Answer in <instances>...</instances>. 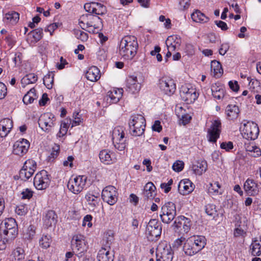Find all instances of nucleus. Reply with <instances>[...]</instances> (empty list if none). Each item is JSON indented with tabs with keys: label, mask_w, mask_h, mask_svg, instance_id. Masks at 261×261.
<instances>
[{
	"label": "nucleus",
	"mask_w": 261,
	"mask_h": 261,
	"mask_svg": "<svg viewBox=\"0 0 261 261\" xmlns=\"http://www.w3.org/2000/svg\"><path fill=\"white\" fill-rule=\"evenodd\" d=\"M60 152V146L55 144L52 147V151L50 155L48 156V160L49 162H53L55 158L59 155Z\"/></svg>",
	"instance_id": "nucleus-51"
},
{
	"label": "nucleus",
	"mask_w": 261,
	"mask_h": 261,
	"mask_svg": "<svg viewBox=\"0 0 261 261\" xmlns=\"http://www.w3.org/2000/svg\"><path fill=\"white\" fill-rule=\"evenodd\" d=\"M50 175L46 170H42L38 172L34 178V185L39 190L48 188L50 183Z\"/></svg>",
	"instance_id": "nucleus-8"
},
{
	"label": "nucleus",
	"mask_w": 261,
	"mask_h": 261,
	"mask_svg": "<svg viewBox=\"0 0 261 261\" xmlns=\"http://www.w3.org/2000/svg\"><path fill=\"white\" fill-rule=\"evenodd\" d=\"M0 250H3L6 248V243L11 242L13 240H8L6 238L5 239V237L1 233H0Z\"/></svg>",
	"instance_id": "nucleus-59"
},
{
	"label": "nucleus",
	"mask_w": 261,
	"mask_h": 261,
	"mask_svg": "<svg viewBox=\"0 0 261 261\" xmlns=\"http://www.w3.org/2000/svg\"><path fill=\"white\" fill-rule=\"evenodd\" d=\"M30 147V143L26 139H23L20 141L16 142L13 145L14 154L22 156L27 153Z\"/></svg>",
	"instance_id": "nucleus-18"
},
{
	"label": "nucleus",
	"mask_w": 261,
	"mask_h": 261,
	"mask_svg": "<svg viewBox=\"0 0 261 261\" xmlns=\"http://www.w3.org/2000/svg\"><path fill=\"white\" fill-rule=\"evenodd\" d=\"M205 213L209 216L215 217L217 215L216 206L213 204H208L205 206Z\"/></svg>",
	"instance_id": "nucleus-52"
},
{
	"label": "nucleus",
	"mask_w": 261,
	"mask_h": 261,
	"mask_svg": "<svg viewBox=\"0 0 261 261\" xmlns=\"http://www.w3.org/2000/svg\"><path fill=\"white\" fill-rule=\"evenodd\" d=\"M22 167L25 168V169H29L30 170L31 169L35 171L37 168V164L35 161L29 159L25 162Z\"/></svg>",
	"instance_id": "nucleus-53"
},
{
	"label": "nucleus",
	"mask_w": 261,
	"mask_h": 261,
	"mask_svg": "<svg viewBox=\"0 0 261 261\" xmlns=\"http://www.w3.org/2000/svg\"><path fill=\"white\" fill-rule=\"evenodd\" d=\"M36 98V90L33 88L31 89L30 91L25 94L22 100L25 104L28 105L32 103Z\"/></svg>",
	"instance_id": "nucleus-40"
},
{
	"label": "nucleus",
	"mask_w": 261,
	"mask_h": 261,
	"mask_svg": "<svg viewBox=\"0 0 261 261\" xmlns=\"http://www.w3.org/2000/svg\"><path fill=\"white\" fill-rule=\"evenodd\" d=\"M173 252L166 244H160L156 248V261H172Z\"/></svg>",
	"instance_id": "nucleus-10"
},
{
	"label": "nucleus",
	"mask_w": 261,
	"mask_h": 261,
	"mask_svg": "<svg viewBox=\"0 0 261 261\" xmlns=\"http://www.w3.org/2000/svg\"><path fill=\"white\" fill-rule=\"evenodd\" d=\"M19 19V14L15 11H11L7 13L4 18V21L6 23L12 24H16Z\"/></svg>",
	"instance_id": "nucleus-33"
},
{
	"label": "nucleus",
	"mask_w": 261,
	"mask_h": 261,
	"mask_svg": "<svg viewBox=\"0 0 261 261\" xmlns=\"http://www.w3.org/2000/svg\"><path fill=\"white\" fill-rule=\"evenodd\" d=\"M211 67V70H214L215 77H219L221 76L223 70L219 62L216 60L212 61Z\"/></svg>",
	"instance_id": "nucleus-39"
},
{
	"label": "nucleus",
	"mask_w": 261,
	"mask_h": 261,
	"mask_svg": "<svg viewBox=\"0 0 261 261\" xmlns=\"http://www.w3.org/2000/svg\"><path fill=\"white\" fill-rule=\"evenodd\" d=\"M93 2H91L90 3L86 4L84 5V9L85 10L89 13L91 14H95L96 13V7L95 6V5H93Z\"/></svg>",
	"instance_id": "nucleus-58"
},
{
	"label": "nucleus",
	"mask_w": 261,
	"mask_h": 261,
	"mask_svg": "<svg viewBox=\"0 0 261 261\" xmlns=\"http://www.w3.org/2000/svg\"><path fill=\"white\" fill-rule=\"evenodd\" d=\"M251 254L253 256H259L261 254V240L254 238L250 246Z\"/></svg>",
	"instance_id": "nucleus-36"
},
{
	"label": "nucleus",
	"mask_w": 261,
	"mask_h": 261,
	"mask_svg": "<svg viewBox=\"0 0 261 261\" xmlns=\"http://www.w3.org/2000/svg\"><path fill=\"white\" fill-rule=\"evenodd\" d=\"M93 5H95L96 7V15H103L107 12L106 7L102 4L99 3H93Z\"/></svg>",
	"instance_id": "nucleus-55"
},
{
	"label": "nucleus",
	"mask_w": 261,
	"mask_h": 261,
	"mask_svg": "<svg viewBox=\"0 0 261 261\" xmlns=\"http://www.w3.org/2000/svg\"><path fill=\"white\" fill-rule=\"evenodd\" d=\"M220 147L222 149H225L227 151H229L233 147L232 142L229 141L228 142H222L220 145Z\"/></svg>",
	"instance_id": "nucleus-64"
},
{
	"label": "nucleus",
	"mask_w": 261,
	"mask_h": 261,
	"mask_svg": "<svg viewBox=\"0 0 261 261\" xmlns=\"http://www.w3.org/2000/svg\"><path fill=\"white\" fill-rule=\"evenodd\" d=\"M221 132V123L219 120L213 121L210 127L207 129V138L208 141L212 143H216L220 137Z\"/></svg>",
	"instance_id": "nucleus-14"
},
{
	"label": "nucleus",
	"mask_w": 261,
	"mask_h": 261,
	"mask_svg": "<svg viewBox=\"0 0 261 261\" xmlns=\"http://www.w3.org/2000/svg\"><path fill=\"white\" fill-rule=\"evenodd\" d=\"M51 241V238L49 236L43 235L39 240V244L43 248L46 249L50 246Z\"/></svg>",
	"instance_id": "nucleus-49"
},
{
	"label": "nucleus",
	"mask_w": 261,
	"mask_h": 261,
	"mask_svg": "<svg viewBox=\"0 0 261 261\" xmlns=\"http://www.w3.org/2000/svg\"><path fill=\"white\" fill-rule=\"evenodd\" d=\"M30 34L32 36L34 40V42H37L42 37L43 30L41 28L36 29L31 31Z\"/></svg>",
	"instance_id": "nucleus-50"
},
{
	"label": "nucleus",
	"mask_w": 261,
	"mask_h": 261,
	"mask_svg": "<svg viewBox=\"0 0 261 261\" xmlns=\"http://www.w3.org/2000/svg\"><path fill=\"white\" fill-rule=\"evenodd\" d=\"M207 169V164L205 161H198L192 166V170L194 173L201 175L205 172Z\"/></svg>",
	"instance_id": "nucleus-29"
},
{
	"label": "nucleus",
	"mask_w": 261,
	"mask_h": 261,
	"mask_svg": "<svg viewBox=\"0 0 261 261\" xmlns=\"http://www.w3.org/2000/svg\"><path fill=\"white\" fill-rule=\"evenodd\" d=\"M37 81V76L33 73L27 74L21 79V84L29 85L35 83Z\"/></svg>",
	"instance_id": "nucleus-44"
},
{
	"label": "nucleus",
	"mask_w": 261,
	"mask_h": 261,
	"mask_svg": "<svg viewBox=\"0 0 261 261\" xmlns=\"http://www.w3.org/2000/svg\"><path fill=\"white\" fill-rule=\"evenodd\" d=\"M194 187V185L189 179H185L179 182L178 189L181 194L185 195L191 193Z\"/></svg>",
	"instance_id": "nucleus-20"
},
{
	"label": "nucleus",
	"mask_w": 261,
	"mask_h": 261,
	"mask_svg": "<svg viewBox=\"0 0 261 261\" xmlns=\"http://www.w3.org/2000/svg\"><path fill=\"white\" fill-rule=\"evenodd\" d=\"M110 250L108 248L101 247L97 256L98 261H113L114 255Z\"/></svg>",
	"instance_id": "nucleus-24"
},
{
	"label": "nucleus",
	"mask_w": 261,
	"mask_h": 261,
	"mask_svg": "<svg viewBox=\"0 0 261 261\" xmlns=\"http://www.w3.org/2000/svg\"><path fill=\"white\" fill-rule=\"evenodd\" d=\"M124 135L122 127L117 126L115 127L112 132L113 143H117L118 141H123Z\"/></svg>",
	"instance_id": "nucleus-32"
},
{
	"label": "nucleus",
	"mask_w": 261,
	"mask_h": 261,
	"mask_svg": "<svg viewBox=\"0 0 261 261\" xmlns=\"http://www.w3.org/2000/svg\"><path fill=\"white\" fill-rule=\"evenodd\" d=\"M146 126L145 118L141 115H134L129 122L130 134L133 136H140L144 134Z\"/></svg>",
	"instance_id": "nucleus-3"
},
{
	"label": "nucleus",
	"mask_w": 261,
	"mask_h": 261,
	"mask_svg": "<svg viewBox=\"0 0 261 261\" xmlns=\"http://www.w3.org/2000/svg\"><path fill=\"white\" fill-rule=\"evenodd\" d=\"M122 89H119L118 91L113 90L112 91H109L108 93V96L111 99L113 102H117L122 96Z\"/></svg>",
	"instance_id": "nucleus-43"
},
{
	"label": "nucleus",
	"mask_w": 261,
	"mask_h": 261,
	"mask_svg": "<svg viewBox=\"0 0 261 261\" xmlns=\"http://www.w3.org/2000/svg\"><path fill=\"white\" fill-rule=\"evenodd\" d=\"M13 127V121L9 118H4L0 121V131L2 132L1 135L6 137Z\"/></svg>",
	"instance_id": "nucleus-26"
},
{
	"label": "nucleus",
	"mask_w": 261,
	"mask_h": 261,
	"mask_svg": "<svg viewBox=\"0 0 261 261\" xmlns=\"http://www.w3.org/2000/svg\"><path fill=\"white\" fill-rule=\"evenodd\" d=\"M55 117L50 113L43 114L39 119L38 123L40 127L46 132H49L54 125Z\"/></svg>",
	"instance_id": "nucleus-16"
},
{
	"label": "nucleus",
	"mask_w": 261,
	"mask_h": 261,
	"mask_svg": "<svg viewBox=\"0 0 261 261\" xmlns=\"http://www.w3.org/2000/svg\"><path fill=\"white\" fill-rule=\"evenodd\" d=\"M11 256V261H24L25 258L24 251L21 248H17L13 251Z\"/></svg>",
	"instance_id": "nucleus-37"
},
{
	"label": "nucleus",
	"mask_w": 261,
	"mask_h": 261,
	"mask_svg": "<svg viewBox=\"0 0 261 261\" xmlns=\"http://www.w3.org/2000/svg\"><path fill=\"white\" fill-rule=\"evenodd\" d=\"M245 192L249 195L255 196L259 192L257 184L253 179H248L244 185Z\"/></svg>",
	"instance_id": "nucleus-21"
},
{
	"label": "nucleus",
	"mask_w": 261,
	"mask_h": 261,
	"mask_svg": "<svg viewBox=\"0 0 261 261\" xmlns=\"http://www.w3.org/2000/svg\"><path fill=\"white\" fill-rule=\"evenodd\" d=\"M241 131L244 138L247 140H254L259 134L257 124L252 121H247L240 127Z\"/></svg>",
	"instance_id": "nucleus-6"
},
{
	"label": "nucleus",
	"mask_w": 261,
	"mask_h": 261,
	"mask_svg": "<svg viewBox=\"0 0 261 261\" xmlns=\"http://www.w3.org/2000/svg\"><path fill=\"white\" fill-rule=\"evenodd\" d=\"M75 35L78 39H80L83 42L86 41L88 39V34L80 30L75 31Z\"/></svg>",
	"instance_id": "nucleus-56"
},
{
	"label": "nucleus",
	"mask_w": 261,
	"mask_h": 261,
	"mask_svg": "<svg viewBox=\"0 0 261 261\" xmlns=\"http://www.w3.org/2000/svg\"><path fill=\"white\" fill-rule=\"evenodd\" d=\"M180 96L187 103L193 102L198 97L196 89L188 85H182L180 90Z\"/></svg>",
	"instance_id": "nucleus-11"
},
{
	"label": "nucleus",
	"mask_w": 261,
	"mask_h": 261,
	"mask_svg": "<svg viewBox=\"0 0 261 261\" xmlns=\"http://www.w3.org/2000/svg\"><path fill=\"white\" fill-rule=\"evenodd\" d=\"M99 158L101 162L106 165H110L115 162V159L112 157L110 151L106 149L100 151Z\"/></svg>",
	"instance_id": "nucleus-30"
},
{
	"label": "nucleus",
	"mask_w": 261,
	"mask_h": 261,
	"mask_svg": "<svg viewBox=\"0 0 261 261\" xmlns=\"http://www.w3.org/2000/svg\"><path fill=\"white\" fill-rule=\"evenodd\" d=\"M115 147L119 151H123L126 147L125 140L118 141L117 143H113Z\"/></svg>",
	"instance_id": "nucleus-61"
},
{
	"label": "nucleus",
	"mask_w": 261,
	"mask_h": 261,
	"mask_svg": "<svg viewBox=\"0 0 261 261\" xmlns=\"http://www.w3.org/2000/svg\"><path fill=\"white\" fill-rule=\"evenodd\" d=\"M194 242L191 238H189L184 243L183 251L185 253L189 256L193 255L198 252L194 243Z\"/></svg>",
	"instance_id": "nucleus-25"
},
{
	"label": "nucleus",
	"mask_w": 261,
	"mask_h": 261,
	"mask_svg": "<svg viewBox=\"0 0 261 261\" xmlns=\"http://www.w3.org/2000/svg\"><path fill=\"white\" fill-rule=\"evenodd\" d=\"M36 228L34 225H30L23 233V238L25 240H32L35 236Z\"/></svg>",
	"instance_id": "nucleus-46"
},
{
	"label": "nucleus",
	"mask_w": 261,
	"mask_h": 261,
	"mask_svg": "<svg viewBox=\"0 0 261 261\" xmlns=\"http://www.w3.org/2000/svg\"><path fill=\"white\" fill-rule=\"evenodd\" d=\"M220 187L221 186L218 181H215L213 184L210 183L209 187L208 188V192L210 194H221V192L219 191Z\"/></svg>",
	"instance_id": "nucleus-45"
},
{
	"label": "nucleus",
	"mask_w": 261,
	"mask_h": 261,
	"mask_svg": "<svg viewBox=\"0 0 261 261\" xmlns=\"http://www.w3.org/2000/svg\"><path fill=\"white\" fill-rule=\"evenodd\" d=\"M54 83V75L53 73H49L43 78V84L48 89H50L53 87Z\"/></svg>",
	"instance_id": "nucleus-48"
},
{
	"label": "nucleus",
	"mask_w": 261,
	"mask_h": 261,
	"mask_svg": "<svg viewBox=\"0 0 261 261\" xmlns=\"http://www.w3.org/2000/svg\"><path fill=\"white\" fill-rule=\"evenodd\" d=\"M71 246L76 255L79 258L82 257L88 249L85 237L80 234L74 236L71 241Z\"/></svg>",
	"instance_id": "nucleus-4"
},
{
	"label": "nucleus",
	"mask_w": 261,
	"mask_h": 261,
	"mask_svg": "<svg viewBox=\"0 0 261 261\" xmlns=\"http://www.w3.org/2000/svg\"><path fill=\"white\" fill-rule=\"evenodd\" d=\"M184 167V163L181 161H177L172 165V169L175 172L181 171Z\"/></svg>",
	"instance_id": "nucleus-57"
},
{
	"label": "nucleus",
	"mask_w": 261,
	"mask_h": 261,
	"mask_svg": "<svg viewBox=\"0 0 261 261\" xmlns=\"http://www.w3.org/2000/svg\"><path fill=\"white\" fill-rule=\"evenodd\" d=\"M34 172V171L31 169L30 170L22 167L19 171V176L22 180H25L31 177Z\"/></svg>",
	"instance_id": "nucleus-47"
},
{
	"label": "nucleus",
	"mask_w": 261,
	"mask_h": 261,
	"mask_svg": "<svg viewBox=\"0 0 261 261\" xmlns=\"http://www.w3.org/2000/svg\"><path fill=\"white\" fill-rule=\"evenodd\" d=\"M114 241V232L111 230H109L106 232L103 241L106 242L103 248L111 249V245Z\"/></svg>",
	"instance_id": "nucleus-42"
},
{
	"label": "nucleus",
	"mask_w": 261,
	"mask_h": 261,
	"mask_svg": "<svg viewBox=\"0 0 261 261\" xmlns=\"http://www.w3.org/2000/svg\"><path fill=\"white\" fill-rule=\"evenodd\" d=\"M7 93L6 86L3 83L0 82V99L5 97Z\"/></svg>",
	"instance_id": "nucleus-60"
},
{
	"label": "nucleus",
	"mask_w": 261,
	"mask_h": 261,
	"mask_svg": "<svg viewBox=\"0 0 261 261\" xmlns=\"http://www.w3.org/2000/svg\"><path fill=\"white\" fill-rule=\"evenodd\" d=\"M58 216L53 210L47 211L43 216V226L46 228L54 227L57 222Z\"/></svg>",
	"instance_id": "nucleus-17"
},
{
	"label": "nucleus",
	"mask_w": 261,
	"mask_h": 261,
	"mask_svg": "<svg viewBox=\"0 0 261 261\" xmlns=\"http://www.w3.org/2000/svg\"><path fill=\"white\" fill-rule=\"evenodd\" d=\"M160 89L166 95L171 96L176 90V85L174 81L167 77H163L159 81Z\"/></svg>",
	"instance_id": "nucleus-13"
},
{
	"label": "nucleus",
	"mask_w": 261,
	"mask_h": 261,
	"mask_svg": "<svg viewBox=\"0 0 261 261\" xmlns=\"http://www.w3.org/2000/svg\"><path fill=\"white\" fill-rule=\"evenodd\" d=\"M177 37L176 36H169L166 40V44L167 46L168 50L170 51H173L175 50L177 47L180 46V42L178 40L176 41Z\"/></svg>",
	"instance_id": "nucleus-34"
},
{
	"label": "nucleus",
	"mask_w": 261,
	"mask_h": 261,
	"mask_svg": "<svg viewBox=\"0 0 261 261\" xmlns=\"http://www.w3.org/2000/svg\"><path fill=\"white\" fill-rule=\"evenodd\" d=\"M127 90L132 93H137L141 89V85L138 82L137 77L136 76H129L126 81Z\"/></svg>",
	"instance_id": "nucleus-19"
},
{
	"label": "nucleus",
	"mask_w": 261,
	"mask_h": 261,
	"mask_svg": "<svg viewBox=\"0 0 261 261\" xmlns=\"http://www.w3.org/2000/svg\"><path fill=\"white\" fill-rule=\"evenodd\" d=\"M0 233L8 240H13L18 234L17 225L12 218L6 219L1 223Z\"/></svg>",
	"instance_id": "nucleus-2"
},
{
	"label": "nucleus",
	"mask_w": 261,
	"mask_h": 261,
	"mask_svg": "<svg viewBox=\"0 0 261 261\" xmlns=\"http://www.w3.org/2000/svg\"><path fill=\"white\" fill-rule=\"evenodd\" d=\"M176 215V207L173 202H166L162 206L160 216L163 223H170L175 218Z\"/></svg>",
	"instance_id": "nucleus-5"
},
{
	"label": "nucleus",
	"mask_w": 261,
	"mask_h": 261,
	"mask_svg": "<svg viewBox=\"0 0 261 261\" xmlns=\"http://www.w3.org/2000/svg\"><path fill=\"white\" fill-rule=\"evenodd\" d=\"M116 188L112 186L106 187L102 191L101 197L103 200L109 204L112 205L117 200Z\"/></svg>",
	"instance_id": "nucleus-15"
},
{
	"label": "nucleus",
	"mask_w": 261,
	"mask_h": 261,
	"mask_svg": "<svg viewBox=\"0 0 261 261\" xmlns=\"http://www.w3.org/2000/svg\"><path fill=\"white\" fill-rule=\"evenodd\" d=\"M191 225V221L190 219L184 216H179L175 218L172 226L175 232L184 233L189 231Z\"/></svg>",
	"instance_id": "nucleus-9"
},
{
	"label": "nucleus",
	"mask_w": 261,
	"mask_h": 261,
	"mask_svg": "<svg viewBox=\"0 0 261 261\" xmlns=\"http://www.w3.org/2000/svg\"><path fill=\"white\" fill-rule=\"evenodd\" d=\"M86 182V177L85 176H79L74 178L73 179H70L67 184V187L73 193L77 194L82 191Z\"/></svg>",
	"instance_id": "nucleus-12"
},
{
	"label": "nucleus",
	"mask_w": 261,
	"mask_h": 261,
	"mask_svg": "<svg viewBox=\"0 0 261 261\" xmlns=\"http://www.w3.org/2000/svg\"><path fill=\"white\" fill-rule=\"evenodd\" d=\"M138 44L136 37L125 36L121 40L119 46V54L125 60H132L136 56Z\"/></svg>",
	"instance_id": "nucleus-1"
},
{
	"label": "nucleus",
	"mask_w": 261,
	"mask_h": 261,
	"mask_svg": "<svg viewBox=\"0 0 261 261\" xmlns=\"http://www.w3.org/2000/svg\"><path fill=\"white\" fill-rule=\"evenodd\" d=\"M191 18L196 22L200 23H205L209 21L210 18L198 10H195L191 14Z\"/></svg>",
	"instance_id": "nucleus-28"
},
{
	"label": "nucleus",
	"mask_w": 261,
	"mask_h": 261,
	"mask_svg": "<svg viewBox=\"0 0 261 261\" xmlns=\"http://www.w3.org/2000/svg\"><path fill=\"white\" fill-rule=\"evenodd\" d=\"M190 238L194 242L193 243L198 252L205 247L206 243V240L205 237L203 236H193Z\"/></svg>",
	"instance_id": "nucleus-31"
},
{
	"label": "nucleus",
	"mask_w": 261,
	"mask_h": 261,
	"mask_svg": "<svg viewBox=\"0 0 261 261\" xmlns=\"http://www.w3.org/2000/svg\"><path fill=\"white\" fill-rule=\"evenodd\" d=\"M226 111L227 116L230 119H233L238 117L239 109L236 105H229L227 106Z\"/></svg>",
	"instance_id": "nucleus-38"
},
{
	"label": "nucleus",
	"mask_w": 261,
	"mask_h": 261,
	"mask_svg": "<svg viewBox=\"0 0 261 261\" xmlns=\"http://www.w3.org/2000/svg\"><path fill=\"white\" fill-rule=\"evenodd\" d=\"M92 219V217L90 215H87L85 216L83 221V226H85L87 225L88 227H91L92 226L91 222Z\"/></svg>",
	"instance_id": "nucleus-62"
},
{
	"label": "nucleus",
	"mask_w": 261,
	"mask_h": 261,
	"mask_svg": "<svg viewBox=\"0 0 261 261\" xmlns=\"http://www.w3.org/2000/svg\"><path fill=\"white\" fill-rule=\"evenodd\" d=\"M70 123H71V119H67L66 122L64 121L62 122L61 124L60 129L59 133V137H61V135L63 136L66 134L67 132L68 125Z\"/></svg>",
	"instance_id": "nucleus-54"
},
{
	"label": "nucleus",
	"mask_w": 261,
	"mask_h": 261,
	"mask_svg": "<svg viewBox=\"0 0 261 261\" xmlns=\"http://www.w3.org/2000/svg\"><path fill=\"white\" fill-rule=\"evenodd\" d=\"M88 21L86 22L87 27H94L95 29H101L102 28V21L101 18L91 14H87L86 16Z\"/></svg>",
	"instance_id": "nucleus-23"
},
{
	"label": "nucleus",
	"mask_w": 261,
	"mask_h": 261,
	"mask_svg": "<svg viewBox=\"0 0 261 261\" xmlns=\"http://www.w3.org/2000/svg\"><path fill=\"white\" fill-rule=\"evenodd\" d=\"M179 4L180 5L181 10H187L189 8L190 6V0H180Z\"/></svg>",
	"instance_id": "nucleus-63"
},
{
	"label": "nucleus",
	"mask_w": 261,
	"mask_h": 261,
	"mask_svg": "<svg viewBox=\"0 0 261 261\" xmlns=\"http://www.w3.org/2000/svg\"><path fill=\"white\" fill-rule=\"evenodd\" d=\"M156 188L151 182H147L144 188L142 193V196L144 199H152L156 195Z\"/></svg>",
	"instance_id": "nucleus-22"
},
{
	"label": "nucleus",
	"mask_w": 261,
	"mask_h": 261,
	"mask_svg": "<svg viewBox=\"0 0 261 261\" xmlns=\"http://www.w3.org/2000/svg\"><path fill=\"white\" fill-rule=\"evenodd\" d=\"M212 95L215 98L221 99L224 96V89L221 86H218L216 84L213 85L211 88Z\"/></svg>",
	"instance_id": "nucleus-35"
},
{
	"label": "nucleus",
	"mask_w": 261,
	"mask_h": 261,
	"mask_svg": "<svg viewBox=\"0 0 261 261\" xmlns=\"http://www.w3.org/2000/svg\"><path fill=\"white\" fill-rule=\"evenodd\" d=\"M85 198L89 205H90L91 208H94L97 205L100 201V199L98 197L95 196L93 194L88 193L86 196Z\"/></svg>",
	"instance_id": "nucleus-41"
},
{
	"label": "nucleus",
	"mask_w": 261,
	"mask_h": 261,
	"mask_svg": "<svg viewBox=\"0 0 261 261\" xmlns=\"http://www.w3.org/2000/svg\"><path fill=\"white\" fill-rule=\"evenodd\" d=\"M86 77L87 80L91 82L97 81L100 77L99 69L96 66L91 67L87 71Z\"/></svg>",
	"instance_id": "nucleus-27"
},
{
	"label": "nucleus",
	"mask_w": 261,
	"mask_h": 261,
	"mask_svg": "<svg viewBox=\"0 0 261 261\" xmlns=\"http://www.w3.org/2000/svg\"><path fill=\"white\" fill-rule=\"evenodd\" d=\"M162 226L156 219H151L146 226V235L148 239L155 241L158 239L162 233Z\"/></svg>",
	"instance_id": "nucleus-7"
}]
</instances>
